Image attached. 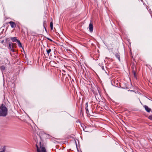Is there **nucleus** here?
<instances>
[{
    "mask_svg": "<svg viewBox=\"0 0 152 152\" xmlns=\"http://www.w3.org/2000/svg\"><path fill=\"white\" fill-rule=\"evenodd\" d=\"M89 29L90 32H92L93 30V26L92 24L90 23L89 25Z\"/></svg>",
    "mask_w": 152,
    "mask_h": 152,
    "instance_id": "obj_4",
    "label": "nucleus"
},
{
    "mask_svg": "<svg viewBox=\"0 0 152 152\" xmlns=\"http://www.w3.org/2000/svg\"><path fill=\"white\" fill-rule=\"evenodd\" d=\"M11 39L13 42H17L19 41L15 37H12L11 38Z\"/></svg>",
    "mask_w": 152,
    "mask_h": 152,
    "instance_id": "obj_8",
    "label": "nucleus"
},
{
    "mask_svg": "<svg viewBox=\"0 0 152 152\" xmlns=\"http://www.w3.org/2000/svg\"><path fill=\"white\" fill-rule=\"evenodd\" d=\"M9 23L12 28H14L15 26V23L13 22L10 21L9 22Z\"/></svg>",
    "mask_w": 152,
    "mask_h": 152,
    "instance_id": "obj_5",
    "label": "nucleus"
},
{
    "mask_svg": "<svg viewBox=\"0 0 152 152\" xmlns=\"http://www.w3.org/2000/svg\"><path fill=\"white\" fill-rule=\"evenodd\" d=\"M17 43H18V45L19 47H22L21 44L19 41L17 42Z\"/></svg>",
    "mask_w": 152,
    "mask_h": 152,
    "instance_id": "obj_11",
    "label": "nucleus"
},
{
    "mask_svg": "<svg viewBox=\"0 0 152 152\" xmlns=\"http://www.w3.org/2000/svg\"><path fill=\"white\" fill-rule=\"evenodd\" d=\"M8 39V38H7V39H6V40L7 41Z\"/></svg>",
    "mask_w": 152,
    "mask_h": 152,
    "instance_id": "obj_18",
    "label": "nucleus"
},
{
    "mask_svg": "<svg viewBox=\"0 0 152 152\" xmlns=\"http://www.w3.org/2000/svg\"><path fill=\"white\" fill-rule=\"evenodd\" d=\"M6 148L5 146H3L1 149L0 152H5Z\"/></svg>",
    "mask_w": 152,
    "mask_h": 152,
    "instance_id": "obj_9",
    "label": "nucleus"
},
{
    "mask_svg": "<svg viewBox=\"0 0 152 152\" xmlns=\"http://www.w3.org/2000/svg\"><path fill=\"white\" fill-rule=\"evenodd\" d=\"M87 103H86V113H88V105H87Z\"/></svg>",
    "mask_w": 152,
    "mask_h": 152,
    "instance_id": "obj_13",
    "label": "nucleus"
},
{
    "mask_svg": "<svg viewBox=\"0 0 152 152\" xmlns=\"http://www.w3.org/2000/svg\"><path fill=\"white\" fill-rule=\"evenodd\" d=\"M81 126L83 128V129H84V126H85V124H80Z\"/></svg>",
    "mask_w": 152,
    "mask_h": 152,
    "instance_id": "obj_15",
    "label": "nucleus"
},
{
    "mask_svg": "<svg viewBox=\"0 0 152 152\" xmlns=\"http://www.w3.org/2000/svg\"><path fill=\"white\" fill-rule=\"evenodd\" d=\"M7 114V109L5 105L2 104L0 107V116H5Z\"/></svg>",
    "mask_w": 152,
    "mask_h": 152,
    "instance_id": "obj_3",
    "label": "nucleus"
},
{
    "mask_svg": "<svg viewBox=\"0 0 152 152\" xmlns=\"http://www.w3.org/2000/svg\"><path fill=\"white\" fill-rule=\"evenodd\" d=\"M50 26L51 29L52 30L53 29V23L52 22H51L50 23Z\"/></svg>",
    "mask_w": 152,
    "mask_h": 152,
    "instance_id": "obj_10",
    "label": "nucleus"
},
{
    "mask_svg": "<svg viewBox=\"0 0 152 152\" xmlns=\"http://www.w3.org/2000/svg\"><path fill=\"white\" fill-rule=\"evenodd\" d=\"M145 110L148 112H149L151 110V109L149 108L147 106L145 105L144 106Z\"/></svg>",
    "mask_w": 152,
    "mask_h": 152,
    "instance_id": "obj_7",
    "label": "nucleus"
},
{
    "mask_svg": "<svg viewBox=\"0 0 152 152\" xmlns=\"http://www.w3.org/2000/svg\"><path fill=\"white\" fill-rule=\"evenodd\" d=\"M30 125L33 130L35 132H37L38 136L39 137L41 140L49 137V135L46 134L42 131L39 130L36 124H31Z\"/></svg>",
    "mask_w": 152,
    "mask_h": 152,
    "instance_id": "obj_1",
    "label": "nucleus"
},
{
    "mask_svg": "<svg viewBox=\"0 0 152 152\" xmlns=\"http://www.w3.org/2000/svg\"><path fill=\"white\" fill-rule=\"evenodd\" d=\"M34 138L36 142V146L37 152H47L45 148L42 146L41 142L39 141V143L37 138H36L35 137Z\"/></svg>",
    "mask_w": 152,
    "mask_h": 152,
    "instance_id": "obj_2",
    "label": "nucleus"
},
{
    "mask_svg": "<svg viewBox=\"0 0 152 152\" xmlns=\"http://www.w3.org/2000/svg\"><path fill=\"white\" fill-rule=\"evenodd\" d=\"M9 47L11 49V50H12V49L14 48L13 44L12 42H9Z\"/></svg>",
    "mask_w": 152,
    "mask_h": 152,
    "instance_id": "obj_6",
    "label": "nucleus"
},
{
    "mask_svg": "<svg viewBox=\"0 0 152 152\" xmlns=\"http://www.w3.org/2000/svg\"><path fill=\"white\" fill-rule=\"evenodd\" d=\"M1 69L2 70H4L5 69V67L4 66H2L1 67Z\"/></svg>",
    "mask_w": 152,
    "mask_h": 152,
    "instance_id": "obj_14",
    "label": "nucleus"
},
{
    "mask_svg": "<svg viewBox=\"0 0 152 152\" xmlns=\"http://www.w3.org/2000/svg\"><path fill=\"white\" fill-rule=\"evenodd\" d=\"M133 73H134V76H135V72H133Z\"/></svg>",
    "mask_w": 152,
    "mask_h": 152,
    "instance_id": "obj_17",
    "label": "nucleus"
},
{
    "mask_svg": "<svg viewBox=\"0 0 152 152\" xmlns=\"http://www.w3.org/2000/svg\"><path fill=\"white\" fill-rule=\"evenodd\" d=\"M149 118L150 119L152 120V115L149 116Z\"/></svg>",
    "mask_w": 152,
    "mask_h": 152,
    "instance_id": "obj_16",
    "label": "nucleus"
},
{
    "mask_svg": "<svg viewBox=\"0 0 152 152\" xmlns=\"http://www.w3.org/2000/svg\"><path fill=\"white\" fill-rule=\"evenodd\" d=\"M51 50L50 49H49V50H47V54H48V55H49L50 53L51 52Z\"/></svg>",
    "mask_w": 152,
    "mask_h": 152,
    "instance_id": "obj_12",
    "label": "nucleus"
}]
</instances>
